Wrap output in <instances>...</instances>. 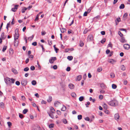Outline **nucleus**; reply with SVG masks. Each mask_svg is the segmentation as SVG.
I'll use <instances>...</instances> for the list:
<instances>
[{"label": "nucleus", "instance_id": "nucleus-1", "mask_svg": "<svg viewBox=\"0 0 130 130\" xmlns=\"http://www.w3.org/2000/svg\"><path fill=\"white\" fill-rule=\"evenodd\" d=\"M107 104L109 105L112 106H115L118 105V102L116 100H114L110 102H107Z\"/></svg>", "mask_w": 130, "mask_h": 130}, {"label": "nucleus", "instance_id": "nucleus-2", "mask_svg": "<svg viewBox=\"0 0 130 130\" xmlns=\"http://www.w3.org/2000/svg\"><path fill=\"white\" fill-rule=\"evenodd\" d=\"M15 32L14 36V40L18 39L19 36L18 29L17 28L15 30Z\"/></svg>", "mask_w": 130, "mask_h": 130}, {"label": "nucleus", "instance_id": "nucleus-3", "mask_svg": "<svg viewBox=\"0 0 130 130\" xmlns=\"http://www.w3.org/2000/svg\"><path fill=\"white\" fill-rule=\"evenodd\" d=\"M88 41H94L93 35L92 34H89L87 37Z\"/></svg>", "mask_w": 130, "mask_h": 130}, {"label": "nucleus", "instance_id": "nucleus-4", "mask_svg": "<svg viewBox=\"0 0 130 130\" xmlns=\"http://www.w3.org/2000/svg\"><path fill=\"white\" fill-rule=\"evenodd\" d=\"M27 80L24 79H22L21 82L22 85L24 86H25L27 85Z\"/></svg>", "mask_w": 130, "mask_h": 130}, {"label": "nucleus", "instance_id": "nucleus-5", "mask_svg": "<svg viewBox=\"0 0 130 130\" xmlns=\"http://www.w3.org/2000/svg\"><path fill=\"white\" fill-rule=\"evenodd\" d=\"M8 82H9V84L10 83L13 84L15 81V79L13 78H9V79H8Z\"/></svg>", "mask_w": 130, "mask_h": 130}, {"label": "nucleus", "instance_id": "nucleus-6", "mask_svg": "<svg viewBox=\"0 0 130 130\" xmlns=\"http://www.w3.org/2000/svg\"><path fill=\"white\" fill-rule=\"evenodd\" d=\"M123 47L126 50H128L129 48L130 47L129 45L127 44H124Z\"/></svg>", "mask_w": 130, "mask_h": 130}, {"label": "nucleus", "instance_id": "nucleus-7", "mask_svg": "<svg viewBox=\"0 0 130 130\" xmlns=\"http://www.w3.org/2000/svg\"><path fill=\"white\" fill-rule=\"evenodd\" d=\"M114 118L116 120H118L119 119V116L118 113H117L115 114Z\"/></svg>", "mask_w": 130, "mask_h": 130}, {"label": "nucleus", "instance_id": "nucleus-8", "mask_svg": "<svg viewBox=\"0 0 130 130\" xmlns=\"http://www.w3.org/2000/svg\"><path fill=\"white\" fill-rule=\"evenodd\" d=\"M6 35H4V32H3L1 34V38H2L3 40L5 39L6 37Z\"/></svg>", "mask_w": 130, "mask_h": 130}, {"label": "nucleus", "instance_id": "nucleus-9", "mask_svg": "<svg viewBox=\"0 0 130 130\" xmlns=\"http://www.w3.org/2000/svg\"><path fill=\"white\" fill-rule=\"evenodd\" d=\"M120 41L121 42H126V40H125V38L123 37H121V39L120 40Z\"/></svg>", "mask_w": 130, "mask_h": 130}, {"label": "nucleus", "instance_id": "nucleus-10", "mask_svg": "<svg viewBox=\"0 0 130 130\" xmlns=\"http://www.w3.org/2000/svg\"><path fill=\"white\" fill-rule=\"evenodd\" d=\"M69 88L71 89H73L75 87L74 85L72 84H69Z\"/></svg>", "mask_w": 130, "mask_h": 130}, {"label": "nucleus", "instance_id": "nucleus-11", "mask_svg": "<svg viewBox=\"0 0 130 130\" xmlns=\"http://www.w3.org/2000/svg\"><path fill=\"white\" fill-rule=\"evenodd\" d=\"M47 113L48 114L49 116L52 119H53L54 118V115L52 113H51V112H48Z\"/></svg>", "mask_w": 130, "mask_h": 130}, {"label": "nucleus", "instance_id": "nucleus-12", "mask_svg": "<svg viewBox=\"0 0 130 130\" xmlns=\"http://www.w3.org/2000/svg\"><path fill=\"white\" fill-rule=\"evenodd\" d=\"M8 79H9V78L8 77H7L4 79L5 82L7 85L9 84V82H8Z\"/></svg>", "mask_w": 130, "mask_h": 130}, {"label": "nucleus", "instance_id": "nucleus-13", "mask_svg": "<svg viewBox=\"0 0 130 130\" xmlns=\"http://www.w3.org/2000/svg\"><path fill=\"white\" fill-rule=\"evenodd\" d=\"M79 46L80 47H83L84 45V43L81 40L79 41Z\"/></svg>", "mask_w": 130, "mask_h": 130}, {"label": "nucleus", "instance_id": "nucleus-14", "mask_svg": "<svg viewBox=\"0 0 130 130\" xmlns=\"http://www.w3.org/2000/svg\"><path fill=\"white\" fill-rule=\"evenodd\" d=\"M101 87L102 89H105L106 87V85L103 83H102L101 84Z\"/></svg>", "mask_w": 130, "mask_h": 130}, {"label": "nucleus", "instance_id": "nucleus-15", "mask_svg": "<svg viewBox=\"0 0 130 130\" xmlns=\"http://www.w3.org/2000/svg\"><path fill=\"white\" fill-rule=\"evenodd\" d=\"M128 15L127 13L126 12L123 15V19L124 20H125L127 19V17Z\"/></svg>", "mask_w": 130, "mask_h": 130}, {"label": "nucleus", "instance_id": "nucleus-16", "mask_svg": "<svg viewBox=\"0 0 130 130\" xmlns=\"http://www.w3.org/2000/svg\"><path fill=\"white\" fill-rule=\"evenodd\" d=\"M17 39L14 40V45L15 46H18V41H17Z\"/></svg>", "mask_w": 130, "mask_h": 130}, {"label": "nucleus", "instance_id": "nucleus-17", "mask_svg": "<svg viewBox=\"0 0 130 130\" xmlns=\"http://www.w3.org/2000/svg\"><path fill=\"white\" fill-rule=\"evenodd\" d=\"M50 109L51 111L50 112H51V113H55V112L54 111H55V109L52 107H50Z\"/></svg>", "mask_w": 130, "mask_h": 130}, {"label": "nucleus", "instance_id": "nucleus-18", "mask_svg": "<svg viewBox=\"0 0 130 130\" xmlns=\"http://www.w3.org/2000/svg\"><path fill=\"white\" fill-rule=\"evenodd\" d=\"M61 32L62 33H63L65 32L66 31V28H62L61 29L60 28Z\"/></svg>", "mask_w": 130, "mask_h": 130}, {"label": "nucleus", "instance_id": "nucleus-19", "mask_svg": "<svg viewBox=\"0 0 130 130\" xmlns=\"http://www.w3.org/2000/svg\"><path fill=\"white\" fill-rule=\"evenodd\" d=\"M10 21L9 23H8L7 25L6 26V28L7 29V31H8V28L9 27H10Z\"/></svg>", "mask_w": 130, "mask_h": 130}, {"label": "nucleus", "instance_id": "nucleus-20", "mask_svg": "<svg viewBox=\"0 0 130 130\" xmlns=\"http://www.w3.org/2000/svg\"><path fill=\"white\" fill-rule=\"evenodd\" d=\"M52 97L51 96H49V98L47 100V101L48 102H50L51 101H52Z\"/></svg>", "mask_w": 130, "mask_h": 130}, {"label": "nucleus", "instance_id": "nucleus-21", "mask_svg": "<svg viewBox=\"0 0 130 130\" xmlns=\"http://www.w3.org/2000/svg\"><path fill=\"white\" fill-rule=\"evenodd\" d=\"M85 119L86 121H89L90 122H91L92 121V120H90V118L88 117H87L86 118H85Z\"/></svg>", "mask_w": 130, "mask_h": 130}, {"label": "nucleus", "instance_id": "nucleus-22", "mask_svg": "<svg viewBox=\"0 0 130 130\" xmlns=\"http://www.w3.org/2000/svg\"><path fill=\"white\" fill-rule=\"evenodd\" d=\"M9 52L10 54H12L13 53V50L12 48H10L9 50Z\"/></svg>", "mask_w": 130, "mask_h": 130}, {"label": "nucleus", "instance_id": "nucleus-23", "mask_svg": "<svg viewBox=\"0 0 130 130\" xmlns=\"http://www.w3.org/2000/svg\"><path fill=\"white\" fill-rule=\"evenodd\" d=\"M12 71L15 74H17L18 73L17 70L14 68H12Z\"/></svg>", "mask_w": 130, "mask_h": 130}, {"label": "nucleus", "instance_id": "nucleus-24", "mask_svg": "<svg viewBox=\"0 0 130 130\" xmlns=\"http://www.w3.org/2000/svg\"><path fill=\"white\" fill-rule=\"evenodd\" d=\"M82 78V75H79L77 76V80L78 81H79L81 80Z\"/></svg>", "mask_w": 130, "mask_h": 130}, {"label": "nucleus", "instance_id": "nucleus-25", "mask_svg": "<svg viewBox=\"0 0 130 130\" xmlns=\"http://www.w3.org/2000/svg\"><path fill=\"white\" fill-rule=\"evenodd\" d=\"M125 7V5L124 4H122L119 7V8L120 9H123Z\"/></svg>", "mask_w": 130, "mask_h": 130}, {"label": "nucleus", "instance_id": "nucleus-26", "mask_svg": "<svg viewBox=\"0 0 130 130\" xmlns=\"http://www.w3.org/2000/svg\"><path fill=\"white\" fill-rule=\"evenodd\" d=\"M27 10V8L25 7H24L22 9V12L24 13L25 12V11Z\"/></svg>", "mask_w": 130, "mask_h": 130}, {"label": "nucleus", "instance_id": "nucleus-27", "mask_svg": "<svg viewBox=\"0 0 130 130\" xmlns=\"http://www.w3.org/2000/svg\"><path fill=\"white\" fill-rule=\"evenodd\" d=\"M108 62L111 63H113V62H116V61L115 60L113 59H109L108 60Z\"/></svg>", "mask_w": 130, "mask_h": 130}, {"label": "nucleus", "instance_id": "nucleus-28", "mask_svg": "<svg viewBox=\"0 0 130 130\" xmlns=\"http://www.w3.org/2000/svg\"><path fill=\"white\" fill-rule=\"evenodd\" d=\"M84 99V97L83 96H80L79 98V101H83Z\"/></svg>", "mask_w": 130, "mask_h": 130}, {"label": "nucleus", "instance_id": "nucleus-29", "mask_svg": "<svg viewBox=\"0 0 130 130\" xmlns=\"http://www.w3.org/2000/svg\"><path fill=\"white\" fill-rule=\"evenodd\" d=\"M106 39L105 38H103L101 41V42L102 44H104L106 41Z\"/></svg>", "mask_w": 130, "mask_h": 130}, {"label": "nucleus", "instance_id": "nucleus-30", "mask_svg": "<svg viewBox=\"0 0 130 130\" xmlns=\"http://www.w3.org/2000/svg\"><path fill=\"white\" fill-rule=\"evenodd\" d=\"M66 107L65 106L63 105V107L61 109V111H65L66 110Z\"/></svg>", "mask_w": 130, "mask_h": 130}, {"label": "nucleus", "instance_id": "nucleus-31", "mask_svg": "<svg viewBox=\"0 0 130 130\" xmlns=\"http://www.w3.org/2000/svg\"><path fill=\"white\" fill-rule=\"evenodd\" d=\"M59 104H60V103L59 102L57 101H56L54 103V105L55 106H56L57 104L58 105Z\"/></svg>", "mask_w": 130, "mask_h": 130}, {"label": "nucleus", "instance_id": "nucleus-32", "mask_svg": "<svg viewBox=\"0 0 130 130\" xmlns=\"http://www.w3.org/2000/svg\"><path fill=\"white\" fill-rule=\"evenodd\" d=\"M19 116L20 118L21 119H23L24 117V116L23 115L20 113H19Z\"/></svg>", "mask_w": 130, "mask_h": 130}, {"label": "nucleus", "instance_id": "nucleus-33", "mask_svg": "<svg viewBox=\"0 0 130 130\" xmlns=\"http://www.w3.org/2000/svg\"><path fill=\"white\" fill-rule=\"evenodd\" d=\"M69 60H71L73 59V57L72 56H69L67 58Z\"/></svg>", "mask_w": 130, "mask_h": 130}, {"label": "nucleus", "instance_id": "nucleus-34", "mask_svg": "<svg viewBox=\"0 0 130 130\" xmlns=\"http://www.w3.org/2000/svg\"><path fill=\"white\" fill-rule=\"evenodd\" d=\"M28 110L27 109H24L23 111V113L24 114H25L27 112Z\"/></svg>", "mask_w": 130, "mask_h": 130}, {"label": "nucleus", "instance_id": "nucleus-35", "mask_svg": "<svg viewBox=\"0 0 130 130\" xmlns=\"http://www.w3.org/2000/svg\"><path fill=\"white\" fill-rule=\"evenodd\" d=\"M71 95L73 97H75L76 96V94L74 92H72L71 93Z\"/></svg>", "mask_w": 130, "mask_h": 130}, {"label": "nucleus", "instance_id": "nucleus-36", "mask_svg": "<svg viewBox=\"0 0 130 130\" xmlns=\"http://www.w3.org/2000/svg\"><path fill=\"white\" fill-rule=\"evenodd\" d=\"M103 107L105 109H107L108 108V106L107 104L105 103H104V104L103 105Z\"/></svg>", "mask_w": 130, "mask_h": 130}, {"label": "nucleus", "instance_id": "nucleus-37", "mask_svg": "<svg viewBox=\"0 0 130 130\" xmlns=\"http://www.w3.org/2000/svg\"><path fill=\"white\" fill-rule=\"evenodd\" d=\"M37 84V82L35 80H33L31 82V84L32 85H35Z\"/></svg>", "mask_w": 130, "mask_h": 130}, {"label": "nucleus", "instance_id": "nucleus-38", "mask_svg": "<svg viewBox=\"0 0 130 130\" xmlns=\"http://www.w3.org/2000/svg\"><path fill=\"white\" fill-rule=\"evenodd\" d=\"M112 88L113 89H115L117 87V85L114 84H113L112 85Z\"/></svg>", "mask_w": 130, "mask_h": 130}, {"label": "nucleus", "instance_id": "nucleus-39", "mask_svg": "<svg viewBox=\"0 0 130 130\" xmlns=\"http://www.w3.org/2000/svg\"><path fill=\"white\" fill-rule=\"evenodd\" d=\"M7 46H4L3 47L2 49V51L3 52H5L7 49Z\"/></svg>", "mask_w": 130, "mask_h": 130}, {"label": "nucleus", "instance_id": "nucleus-40", "mask_svg": "<svg viewBox=\"0 0 130 130\" xmlns=\"http://www.w3.org/2000/svg\"><path fill=\"white\" fill-rule=\"evenodd\" d=\"M37 64L38 65V68L39 69L41 70V66H40V65L39 64V63L38 61H37Z\"/></svg>", "mask_w": 130, "mask_h": 130}, {"label": "nucleus", "instance_id": "nucleus-41", "mask_svg": "<svg viewBox=\"0 0 130 130\" xmlns=\"http://www.w3.org/2000/svg\"><path fill=\"white\" fill-rule=\"evenodd\" d=\"M54 125L53 123L50 124L49 126V127L50 128H52L54 127Z\"/></svg>", "mask_w": 130, "mask_h": 130}, {"label": "nucleus", "instance_id": "nucleus-42", "mask_svg": "<svg viewBox=\"0 0 130 130\" xmlns=\"http://www.w3.org/2000/svg\"><path fill=\"white\" fill-rule=\"evenodd\" d=\"M68 33L69 34L70 33H71L72 34H74V32H73L72 30L69 29L68 30Z\"/></svg>", "mask_w": 130, "mask_h": 130}, {"label": "nucleus", "instance_id": "nucleus-43", "mask_svg": "<svg viewBox=\"0 0 130 130\" xmlns=\"http://www.w3.org/2000/svg\"><path fill=\"white\" fill-rule=\"evenodd\" d=\"M119 35L121 37H122L123 36V35L121 33L120 31H119L118 32Z\"/></svg>", "mask_w": 130, "mask_h": 130}, {"label": "nucleus", "instance_id": "nucleus-44", "mask_svg": "<svg viewBox=\"0 0 130 130\" xmlns=\"http://www.w3.org/2000/svg\"><path fill=\"white\" fill-rule=\"evenodd\" d=\"M102 69L101 67H99L97 69V71L100 72L102 70Z\"/></svg>", "mask_w": 130, "mask_h": 130}, {"label": "nucleus", "instance_id": "nucleus-45", "mask_svg": "<svg viewBox=\"0 0 130 130\" xmlns=\"http://www.w3.org/2000/svg\"><path fill=\"white\" fill-rule=\"evenodd\" d=\"M34 37V35H32V36L28 38V39L29 40L31 41L33 38Z\"/></svg>", "mask_w": 130, "mask_h": 130}, {"label": "nucleus", "instance_id": "nucleus-46", "mask_svg": "<svg viewBox=\"0 0 130 130\" xmlns=\"http://www.w3.org/2000/svg\"><path fill=\"white\" fill-rule=\"evenodd\" d=\"M121 70L123 71H124L126 69L124 65H122L121 66Z\"/></svg>", "mask_w": 130, "mask_h": 130}, {"label": "nucleus", "instance_id": "nucleus-47", "mask_svg": "<svg viewBox=\"0 0 130 130\" xmlns=\"http://www.w3.org/2000/svg\"><path fill=\"white\" fill-rule=\"evenodd\" d=\"M17 9V8L14 7L11 9V10L13 12H15L16 11Z\"/></svg>", "mask_w": 130, "mask_h": 130}, {"label": "nucleus", "instance_id": "nucleus-48", "mask_svg": "<svg viewBox=\"0 0 130 130\" xmlns=\"http://www.w3.org/2000/svg\"><path fill=\"white\" fill-rule=\"evenodd\" d=\"M104 112L105 113L107 114H109L110 113V112L107 109H105V110L104 111Z\"/></svg>", "mask_w": 130, "mask_h": 130}, {"label": "nucleus", "instance_id": "nucleus-49", "mask_svg": "<svg viewBox=\"0 0 130 130\" xmlns=\"http://www.w3.org/2000/svg\"><path fill=\"white\" fill-rule=\"evenodd\" d=\"M82 116L81 115H79L78 116V119L79 120H80L82 118Z\"/></svg>", "mask_w": 130, "mask_h": 130}, {"label": "nucleus", "instance_id": "nucleus-50", "mask_svg": "<svg viewBox=\"0 0 130 130\" xmlns=\"http://www.w3.org/2000/svg\"><path fill=\"white\" fill-rule=\"evenodd\" d=\"M8 125L9 127L10 128L11 126L12 125V123L10 122H7Z\"/></svg>", "mask_w": 130, "mask_h": 130}, {"label": "nucleus", "instance_id": "nucleus-51", "mask_svg": "<svg viewBox=\"0 0 130 130\" xmlns=\"http://www.w3.org/2000/svg\"><path fill=\"white\" fill-rule=\"evenodd\" d=\"M88 31L89 30H88L87 29H85L83 31V34H86Z\"/></svg>", "mask_w": 130, "mask_h": 130}, {"label": "nucleus", "instance_id": "nucleus-52", "mask_svg": "<svg viewBox=\"0 0 130 130\" xmlns=\"http://www.w3.org/2000/svg\"><path fill=\"white\" fill-rule=\"evenodd\" d=\"M119 30L121 31H124L126 33L127 32V31L125 29L123 28H121L119 29Z\"/></svg>", "mask_w": 130, "mask_h": 130}, {"label": "nucleus", "instance_id": "nucleus-53", "mask_svg": "<svg viewBox=\"0 0 130 130\" xmlns=\"http://www.w3.org/2000/svg\"><path fill=\"white\" fill-rule=\"evenodd\" d=\"M29 70V68L28 67H26L24 68V71L25 72H27Z\"/></svg>", "mask_w": 130, "mask_h": 130}, {"label": "nucleus", "instance_id": "nucleus-54", "mask_svg": "<svg viewBox=\"0 0 130 130\" xmlns=\"http://www.w3.org/2000/svg\"><path fill=\"white\" fill-rule=\"evenodd\" d=\"M0 106L2 108L4 107V104L3 102H2L0 103Z\"/></svg>", "mask_w": 130, "mask_h": 130}, {"label": "nucleus", "instance_id": "nucleus-55", "mask_svg": "<svg viewBox=\"0 0 130 130\" xmlns=\"http://www.w3.org/2000/svg\"><path fill=\"white\" fill-rule=\"evenodd\" d=\"M46 34V32L45 31L43 30L41 32V35L44 36Z\"/></svg>", "mask_w": 130, "mask_h": 130}, {"label": "nucleus", "instance_id": "nucleus-56", "mask_svg": "<svg viewBox=\"0 0 130 130\" xmlns=\"http://www.w3.org/2000/svg\"><path fill=\"white\" fill-rule=\"evenodd\" d=\"M35 67L34 66H32L31 67L30 69L31 70L33 71L35 70Z\"/></svg>", "mask_w": 130, "mask_h": 130}, {"label": "nucleus", "instance_id": "nucleus-57", "mask_svg": "<svg viewBox=\"0 0 130 130\" xmlns=\"http://www.w3.org/2000/svg\"><path fill=\"white\" fill-rule=\"evenodd\" d=\"M40 46L42 48V51L44 52L45 51V50L43 47V45L40 44Z\"/></svg>", "mask_w": 130, "mask_h": 130}, {"label": "nucleus", "instance_id": "nucleus-58", "mask_svg": "<svg viewBox=\"0 0 130 130\" xmlns=\"http://www.w3.org/2000/svg\"><path fill=\"white\" fill-rule=\"evenodd\" d=\"M110 76L111 77L113 78L115 77V75L113 73H111L110 74Z\"/></svg>", "mask_w": 130, "mask_h": 130}, {"label": "nucleus", "instance_id": "nucleus-59", "mask_svg": "<svg viewBox=\"0 0 130 130\" xmlns=\"http://www.w3.org/2000/svg\"><path fill=\"white\" fill-rule=\"evenodd\" d=\"M49 61L51 63H52L54 62V61H53V60L52 58L49 59Z\"/></svg>", "mask_w": 130, "mask_h": 130}, {"label": "nucleus", "instance_id": "nucleus-60", "mask_svg": "<svg viewBox=\"0 0 130 130\" xmlns=\"http://www.w3.org/2000/svg\"><path fill=\"white\" fill-rule=\"evenodd\" d=\"M57 114L58 115H61V112L60 110H57Z\"/></svg>", "mask_w": 130, "mask_h": 130}, {"label": "nucleus", "instance_id": "nucleus-61", "mask_svg": "<svg viewBox=\"0 0 130 130\" xmlns=\"http://www.w3.org/2000/svg\"><path fill=\"white\" fill-rule=\"evenodd\" d=\"M87 77V75L86 74V73H85L83 76V78L84 79V80H86V78Z\"/></svg>", "mask_w": 130, "mask_h": 130}, {"label": "nucleus", "instance_id": "nucleus-62", "mask_svg": "<svg viewBox=\"0 0 130 130\" xmlns=\"http://www.w3.org/2000/svg\"><path fill=\"white\" fill-rule=\"evenodd\" d=\"M15 84L17 86H19L20 84V83L19 81H17L15 83Z\"/></svg>", "mask_w": 130, "mask_h": 130}, {"label": "nucleus", "instance_id": "nucleus-63", "mask_svg": "<svg viewBox=\"0 0 130 130\" xmlns=\"http://www.w3.org/2000/svg\"><path fill=\"white\" fill-rule=\"evenodd\" d=\"M32 45L34 46H36L37 45V42H35L32 43Z\"/></svg>", "mask_w": 130, "mask_h": 130}, {"label": "nucleus", "instance_id": "nucleus-64", "mask_svg": "<svg viewBox=\"0 0 130 130\" xmlns=\"http://www.w3.org/2000/svg\"><path fill=\"white\" fill-rule=\"evenodd\" d=\"M100 92L101 93H105V91L103 90H101V89H100Z\"/></svg>", "mask_w": 130, "mask_h": 130}]
</instances>
